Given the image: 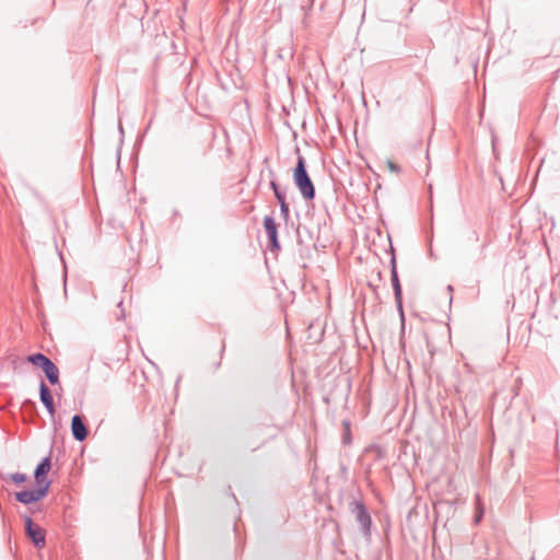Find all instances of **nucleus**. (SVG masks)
Wrapping results in <instances>:
<instances>
[{
  "instance_id": "1",
  "label": "nucleus",
  "mask_w": 560,
  "mask_h": 560,
  "mask_svg": "<svg viewBox=\"0 0 560 560\" xmlns=\"http://www.w3.org/2000/svg\"><path fill=\"white\" fill-rule=\"evenodd\" d=\"M294 184L305 200H312L315 197L314 185L306 172L305 160L303 156L298 158V163L293 172Z\"/></svg>"
},
{
  "instance_id": "19",
  "label": "nucleus",
  "mask_w": 560,
  "mask_h": 560,
  "mask_svg": "<svg viewBox=\"0 0 560 560\" xmlns=\"http://www.w3.org/2000/svg\"><path fill=\"white\" fill-rule=\"evenodd\" d=\"M530 560H535L534 558H532Z\"/></svg>"
},
{
  "instance_id": "11",
  "label": "nucleus",
  "mask_w": 560,
  "mask_h": 560,
  "mask_svg": "<svg viewBox=\"0 0 560 560\" xmlns=\"http://www.w3.org/2000/svg\"><path fill=\"white\" fill-rule=\"evenodd\" d=\"M49 358L43 353H34L27 357V361L35 366L43 370V366L48 362Z\"/></svg>"
},
{
  "instance_id": "2",
  "label": "nucleus",
  "mask_w": 560,
  "mask_h": 560,
  "mask_svg": "<svg viewBox=\"0 0 560 560\" xmlns=\"http://www.w3.org/2000/svg\"><path fill=\"white\" fill-rule=\"evenodd\" d=\"M350 511L355 516L357 522L360 524L362 534L364 536H370L372 520L363 502L358 500L352 501L350 503Z\"/></svg>"
},
{
  "instance_id": "12",
  "label": "nucleus",
  "mask_w": 560,
  "mask_h": 560,
  "mask_svg": "<svg viewBox=\"0 0 560 560\" xmlns=\"http://www.w3.org/2000/svg\"><path fill=\"white\" fill-rule=\"evenodd\" d=\"M483 513H485V510H483V505L481 503V499L479 497V494L476 495V513H475V517H474V523L477 525L481 522L482 517H483Z\"/></svg>"
},
{
  "instance_id": "6",
  "label": "nucleus",
  "mask_w": 560,
  "mask_h": 560,
  "mask_svg": "<svg viewBox=\"0 0 560 560\" xmlns=\"http://www.w3.org/2000/svg\"><path fill=\"white\" fill-rule=\"evenodd\" d=\"M39 399L47 409L48 413L54 416L56 412L54 399L48 386L44 381H40L39 383Z\"/></svg>"
},
{
  "instance_id": "17",
  "label": "nucleus",
  "mask_w": 560,
  "mask_h": 560,
  "mask_svg": "<svg viewBox=\"0 0 560 560\" xmlns=\"http://www.w3.org/2000/svg\"><path fill=\"white\" fill-rule=\"evenodd\" d=\"M389 166L392 170H395L396 167L394 166V164L389 163Z\"/></svg>"
},
{
  "instance_id": "4",
  "label": "nucleus",
  "mask_w": 560,
  "mask_h": 560,
  "mask_svg": "<svg viewBox=\"0 0 560 560\" xmlns=\"http://www.w3.org/2000/svg\"><path fill=\"white\" fill-rule=\"evenodd\" d=\"M264 228L266 231V234L270 242V249H279V241H278V231H277V224L275 222V219L270 215H266L264 218Z\"/></svg>"
},
{
  "instance_id": "16",
  "label": "nucleus",
  "mask_w": 560,
  "mask_h": 560,
  "mask_svg": "<svg viewBox=\"0 0 560 560\" xmlns=\"http://www.w3.org/2000/svg\"><path fill=\"white\" fill-rule=\"evenodd\" d=\"M270 187L272 188L273 192L276 194V190H281L276 182L270 183Z\"/></svg>"
},
{
  "instance_id": "15",
  "label": "nucleus",
  "mask_w": 560,
  "mask_h": 560,
  "mask_svg": "<svg viewBox=\"0 0 560 560\" xmlns=\"http://www.w3.org/2000/svg\"><path fill=\"white\" fill-rule=\"evenodd\" d=\"M275 197L279 203L285 202V194L282 190H276Z\"/></svg>"
},
{
  "instance_id": "14",
  "label": "nucleus",
  "mask_w": 560,
  "mask_h": 560,
  "mask_svg": "<svg viewBox=\"0 0 560 560\" xmlns=\"http://www.w3.org/2000/svg\"><path fill=\"white\" fill-rule=\"evenodd\" d=\"M280 211H281V215L283 217V219L288 220L289 219V206L287 202L280 203Z\"/></svg>"
},
{
  "instance_id": "13",
  "label": "nucleus",
  "mask_w": 560,
  "mask_h": 560,
  "mask_svg": "<svg viewBox=\"0 0 560 560\" xmlns=\"http://www.w3.org/2000/svg\"><path fill=\"white\" fill-rule=\"evenodd\" d=\"M10 479L14 483H23L26 480V475L20 474V472H14V474L10 475Z\"/></svg>"
},
{
  "instance_id": "7",
  "label": "nucleus",
  "mask_w": 560,
  "mask_h": 560,
  "mask_svg": "<svg viewBox=\"0 0 560 560\" xmlns=\"http://www.w3.org/2000/svg\"><path fill=\"white\" fill-rule=\"evenodd\" d=\"M71 431H72L73 438L77 441L82 442L86 439L88 429H86L81 416L75 415L72 417Z\"/></svg>"
},
{
  "instance_id": "3",
  "label": "nucleus",
  "mask_w": 560,
  "mask_h": 560,
  "mask_svg": "<svg viewBox=\"0 0 560 560\" xmlns=\"http://www.w3.org/2000/svg\"><path fill=\"white\" fill-rule=\"evenodd\" d=\"M50 482H45L44 486H38L33 490H24L15 493V498L23 504H31L42 500L48 492Z\"/></svg>"
},
{
  "instance_id": "8",
  "label": "nucleus",
  "mask_w": 560,
  "mask_h": 560,
  "mask_svg": "<svg viewBox=\"0 0 560 560\" xmlns=\"http://www.w3.org/2000/svg\"><path fill=\"white\" fill-rule=\"evenodd\" d=\"M390 262H392L390 280H392V285H393L394 293H395V300L398 304V307L401 308V287H400L394 257L392 258Z\"/></svg>"
},
{
  "instance_id": "5",
  "label": "nucleus",
  "mask_w": 560,
  "mask_h": 560,
  "mask_svg": "<svg viewBox=\"0 0 560 560\" xmlns=\"http://www.w3.org/2000/svg\"><path fill=\"white\" fill-rule=\"evenodd\" d=\"M25 526L27 535L33 540L34 545L36 547H43L45 545L44 530L38 525L34 524L30 517H26Z\"/></svg>"
},
{
  "instance_id": "9",
  "label": "nucleus",
  "mask_w": 560,
  "mask_h": 560,
  "mask_svg": "<svg viewBox=\"0 0 560 560\" xmlns=\"http://www.w3.org/2000/svg\"><path fill=\"white\" fill-rule=\"evenodd\" d=\"M50 469V459L48 457H45L36 467L35 469V479H36V482L37 485L40 487V486H44L45 482H49L48 480H46V474L49 471Z\"/></svg>"
},
{
  "instance_id": "10",
  "label": "nucleus",
  "mask_w": 560,
  "mask_h": 560,
  "mask_svg": "<svg viewBox=\"0 0 560 560\" xmlns=\"http://www.w3.org/2000/svg\"><path fill=\"white\" fill-rule=\"evenodd\" d=\"M43 371L50 384L54 385L59 383V370L50 359L43 366Z\"/></svg>"
},
{
  "instance_id": "18",
  "label": "nucleus",
  "mask_w": 560,
  "mask_h": 560,
  "mask_svg": "<svg viewBox=\"0 0 560 560\" xmlns=\"http://www.w3.org/2000/svg\"><path fill=\"white\" fill-rule=\"evenodd\" d=\"M447 289H448V291H453L452 285H448Z\"/></svg>"
}]
</instances>
